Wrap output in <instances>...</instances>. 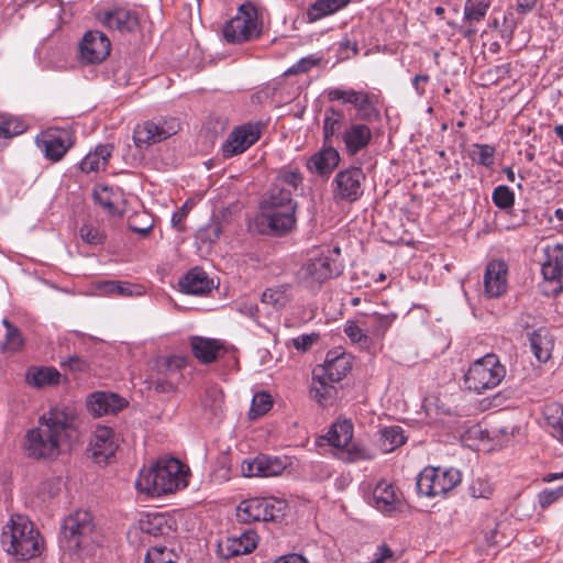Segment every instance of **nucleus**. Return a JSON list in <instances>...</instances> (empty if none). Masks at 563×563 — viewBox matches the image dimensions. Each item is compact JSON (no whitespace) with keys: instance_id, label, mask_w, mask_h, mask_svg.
<instances>
[{"instance_id":"obj_1","label":"nucleus","mask_w":563,"mask_h":563,"mask_svg":"<svg viewBox=\"0 0 563 563\" xmlns=\"http://www.w3.org/2000/svg\"><path fill=\"white\" fill-rule=\"evenodd\" d=\"M75 432L74 413L65 408H53L40 418L36 428L26 432L24 449L34 459H54Z\"/></svg>"},{"instance_id":"obj_17","label":"nucleus","mask_w":563,"mask_h":563,"mask_svg":"<svg viewBox=\"0 0 563 563\" xmlns=\"http://www.w3.org/2000/svg\"><path fill=\"white\" fill-rule=\"evenodd\" d=\"M492 357L493 355L487 353L470 366L464 377V384L467 389L481 394L490 387V383L493 382Z\"/></svg>"},{"instance_id":"obj_28","label":"nucleus","mask_w":563,"mask_h":563,"mask_svg":"<svg viewBox=\"0 0 563 563\" xmlns=\"http://www.w3.org/2000/svg\"><path fill=\"white\" fill-rule=\"evenodd\" d=\"M126 406V401L117 394L97 391L88 400V408L95 416L114 415Z\"/></svg>"},{"instance_id":"obj_4","label":"nucleus","mask_w":563,"mask_h":563,"mask_svg":"<svg viewBox=\"0 0 563 563\" xmlns=\"http://www.w3.org/2000/svg\"><path fill=\"white\" fill-rule=\"evenodd\" d=\"M344 269L340 246L317 250L297 273V283L312 292L320 290L330 279L339 277Z\"/></svg>"},{"instance_id":"obj_14","label":"nucleus","mask_w":563,"mask_h":563,"mask_svg":"<svg viewBox=\"0 0 563 563\" xmlns=\"http://www.w3.org/2000/svg\"><path fill=\"white\" fill-rule=\"evenodd\" d=\"M110 51V40L100 31L86 32L79 44L80 57L88 64L101 63Z\"/></svg>"},{"instance_id":"obj_6","label":"nucleus","mask_w":563,"mask_h":563,"mask_svg":"<svg viewBox=\"0 0 563 563\" xmlns=\"http://www.w3.org/2000/svg\"><path fill=\"white\" fill-rule=\"evenodd\" d=\"M93 517L88 510H76L64 519L62 545L70 551H84L96 542Z\"/></svg>"},{"instance_id":"obj_40","label":"nucleus","mask_w":563,"mask_h":563,"mask_svg":"<svg viewBox=\"0 0 563 563\" xmlns=\"http://www.w3.org/2000/svg\"><path fill=\"white\" fill-rule=\"evenodd\" d=\"M113 146L109 144L98 145L93 152H89L80 163L84 173L99 172L104 169L111 157Z\"/></svg>"},{"instance_id":"obj_58","label":"nucleus","mask_w":563,"mask_h":563,"mask_svg":"<svg viewBox=\"0 0 563 563\" xmlns=\"http://www.w3.org/2000/svg\"><path fill=\"white\" fill-rule=\"evenodd\" d=\"M319 59L313 58L312 56L303 57L298 60L295 65H292L285 74L286 75H297L301 73L309 71L312 67L318 64Z\"/></svg>"},{"instance_id":"obj_34","label":"nucleus","mask_w":563,"mask_h":563,"mask_svg":"<svg viewBox=\"0 0 563 563\" xmlns=\"http://www.w3.org/2000/svg\"><path fill=\"white\" fill-rule=\"evenodd\" d=\"M547 260L542 264V275L547 280H558L563 272V245L547 246Z\"/></svg>"},{"instance_id":"obj_55","label":"nucleus","mask_w":563,"mask_h":563,"mask_svg":"<svg viewBox=\"0 0 563 563\" xmlns=\"http://www.w3.org/2000/svg\"><path fill=\"white\" fill-rule=\"evenodd\" d=\"M272 397L267 393H257L252 399L251 415L254 417L264 416L272 408Z\"/></svg>"},{"instance_id":"obj_48","label":"nucleus","mask_w":563,"mask_h":563,"mask_svg":"<svg viewBox=\"0 0 563 563\" xmlns=\"http://www.w3.org/2000/svg\"><path fill=\"white\" fill-rule=\"evenodd\" d=\"M188 364V357L184 355H173L165 360H163L158 364L159 373L163 374V376H166L172 379V376L177 377V384L183 379L181 371L185 368Z\"/></svg>"},{"instance_id":"obj_8","label":"nucleus","mask_w":563,"mask_h":563,"mask_svg":"<svg viewBox=\"0 0 563 563\" xmlns=\"http://www.w3.org/2000/svg\"><path fill=\"white\" fill-rule=\"evenodd\" d=\"M287 501L276 497H253L242 500L236 507V518L244 523L275 521L282 518Z\"/></svg>"},{"instance_id":"obj_49","label":"nucleus","mask_w":563,"mask_h":563,"mask_svg":"<svg viewBox=\"0 0 563 563\" xmlns=\"http://www.w3.org/2000/svg\"><path fill=\"white\" fill-rule=\"evenodd\" d=\"M344 114L341 110L329 109L323 119V143L332 144V137L338 134L343 123Z\"/></svg>"},{"instance_id":"obj_15","label":"nucleus","mask_w":563,"mask_h":563,"mask_svg":"<svg viewBox=\"0 0 563 563\" xmlns=\"http://www.w3.org/2000/svg\"><path fill=\"white\" fill-rule=\"evenodd\" d=\"M371 505L386 516H391L402 507V494L389 482L380 481L372 493Z\"/></svg>"},{"instance_id":"obj_44","label":"nucleus","mask_w":563,"mask_h":563,"mask_svg":"<svg viewBox=\"0 0 563 563\" xmlns=\"http://www.w3.org/2000/svg\"><path fill=\"white\" fill-rule=\"evenodd\" d=\"M201 406L206 415L210 418H218L223 413L224 394L218 386H211L206 389Z\"/></svg>"},{"instance_id":"obj_61","label":"nucleus","mask_w":563,"mask_h":563,"mask_svg":"<svg viewBox=\"0 0 563 563\" xmlns=\"http://www.w3.org/2000/svg\"><path fill=\"white\" fill-rule=\"evenodd\" d=\"M188 203L186 202L181 208H179L176 212L172 216V224L177 231H184L185 230V219L188 216L189 209Z\"/></svg>"},{"instance_id":"obj_10","label":"nucleus","mask_w":563,"mask_h":563,"mask_svg":"<svg viewBox=\"0 0 563 563\" xmlns=\"http://www.w3.org/2000/svg\"><path fill=\"white\" fill-rule=\"evenodd\" d=\"M461 481V473L455 468L428 466L418 476L417 490L427 497H443Z\"/></svg>"},{"instance_id":"obj_50","label":"nucleus","mask_w":563,"mask_h":563,"mask_svg":"<svg viewBox=\"0 0 563 563\" xmlns=\"http://www.w3.org/2000/svg\"><path fill=\"white\" fill-rule=\"evenodd\" d=\"M302 181L303 176L299 167L289 164L278 169L275 184L278 186L279 184H285L290 186L294 190H297L302 185Z\"/></svg>"},{"instance_id":"obj_53","label":"nucleus","mask_w":563,"mask_h":563,"mask_svg":"<svg viewBox=\"0 0 563 563\" xmlns=\"http://www.w3.org/2000/svg\"><path fill=\"white\" fill-rule=\"evenodd\" d=\"M177 386V377L175 375L172 376L170 379L166 376H163L158 368L156 374L151 378V387L157 393H172L176 390Z\"/></svg>"},{"instance_id":"obj_41","label":"nucleus","mask_w":563,"mask_h":563,"mask_svg":"<svg viewBox=\"0 0 563 563\" xmlns=\"http://www.w3.org/2000/svg\"><path fill=\"white\" fill-rule=\"evenodd\" d=\"M27 124L20 118L10 114H0V150L8 145V141L24 133Z\"/></svg>"},{"instance_id":"obj_16","label":"nucleus","mask_w":563,"mask_h":563,"mask_svg":"<svg viewBox=\"0 0 563 563\" xmlns=\"http://www.w3.org/2000/svg\"><path fill=\"white\" fill-rule=\"evenodd\" d=\"M286 470V463L278 456L260 454L252 460H244L241 464V472L246 477L278 476Z\"/></svg>"},{"instance_id":"obj_5","label":"nucleus","mask_w":563,"mask_h":563,"mask_svg":"<svg viewBox=\"0 0 563 563\" xmlns=\"http://www.w3.org/2000/svg\"><path fill=\"white\" fill-rule=\"evenodd\" d=\"M0 543L7 553L24 561L41 554L43 540L32 521L13 515L2 529Z\"/></svg>"},{"instance_id":"obj_11","label":"nucleus","mask_w":563,"mask_h":563,"mask_svg":"<svg viewBox=\"0 0 563 563\" xmlns=\"http://www.w3.org/2000/svg\"><path fill=\"white\" fill-rule=\"evenodd\" d=\"M263 129L261 122H247L235 126L222 144V156L231 158L247 151L260 140Z\"/></svg>"},{"instance_id":"obj_30","label":"nucleus","mask_w":563,"mask_h":563,"mask_svg":"<svg viewBox=\"0 0 563 563\" xmlns=\"http://www.w3.org/2000/svg\"><path fill=\"white\" fill-rule=\"evenodd\" d=\"M181 291L189 295H206L211 291L213 282L205 271L195 267L190 269L180 280Z\"/></svg>"},{"instance_id":"obj_46","label":"nucleus","mask_w":563,"mask_h":563,"mask_svg":"<svg viewBox=\"0 0 563 563\" xmlns=\"http://www.w3.org/2000/svg\"><path fill=\"white\" fill-rule=\"evenodd\" d=\"M376 451L361 442L350 443L344 450L339 452V457L347 463L360 461H369L375 459Z\"/></svg>"},{"instance_id":"obj_26","label":"nucleus","mask_w":563,"mask_h":563,"mask_svg":"<svg viewBox=\"0 0 563 563\" xmlns=\"http://www.w3.org/2000/svg\"><path fill=\"white\" fill-rule=\"evenodd\" d=\"M102 23L109 30L120 33H130L139 26V16L134 11L124 8H115L104 12Z\"/></svg>"},{"instance_id":"obj_29","label":"nucleus","mask_w":563,"mask_h":563,"mask_svg":"<svg viewBox=\"0 0 563 563\" xmlns=\"http://www.w3.org/2000/svg\"><path fill=\"white\" fill-rule=\"evenodd\" d=\"M135 286L120 280H96L89 286V295L102 297H131Z\"/></svg>"},{"instance_id":"obj_22","label":"nucleus","mask_w":563,"mask_h":563,"mask_svg":"<svg viewBox=\"0 0 563 563\" xmlns=\"http://www.w3.org/2000/svg\"><path fill=\"white\" fill-rule=\"evenodd\" d=\"M340 161L338 150L332 144L323 143L322 148L308 158L306 167L310 173L324 177L338 167Z\"/></svg>"},{"instance_id":"obj_59","label":"nucleus","mask_w":563,"mask_h":563,"mask_svg":"<svg viewBox=\"0 0 563 563\" xmlns=\"http://www.w3.org/2000/svg\"><path fill=\"white\" fill-rule=\"evenodd\" d=\"M7 327V345L11 351H18L22 346V338L18 329L13 328L8 320H3Z\"/></svg>"},{"instance_id":"obj_52","label":"nucleus","mask_w":563,"mask_h":563,"mask_svg":"<svg viewBox=\"0 0 563 563\" xmlns=\"http://www.w3.org/2000/svg\"><path fill=\"white\" fill-rule=\"evenodd\" d=\"M176 554L165 547H153L145 556V563H175Z\"/></svg>"},{"instance_id":"obj_62","label":"nucleus","mask_w":563,"mask_h":563,"mask_svg":"<svg viewBox=\"0 0 563 563\" xmlns=\"http://www.w3.org/2000/svg\"><path fill=\"white\" fill-rule=\"evenodd\" d=\"M560 497L553 489H544L538 495L539 504L541 508L545 509Z\"/></svg>"},{"instance_id":"obj_33","label":"nucleus","mask_w":563,"mask_h":563,"mask_svg":"<svg viewBox=\"0 0 563 563\" xmlns=\"http://www.w3.org/2000/svg\"><path fill=\"white\" fill-rule=\"evenodd\" d=\"M261 208L297 210V202L292 198L289 189L274 184L266 197L261 202Z\"/></svg>"},{"instance_id":"obj_13","label":"nucleus","mask_w":563,"mask_h":563,"mask_svg":"<svg viewBox=\"0 0 563 563\" xmlns=\"http://www.w3.org/2000/svg\"><path fill=\"white\" fill-rule=\"evenodd\" d=\"M258 223L273 235H285L296 227V210L261 208Z\"/></svg>"},{"instance_id":"obj_18","label":"nucleus","mask_w":563,"mask_h":563,"mask_svg":"<svg viewBox=\"0 0 563 563\" xmlns=\"http://www.w3.org/2000/svg\"><path fill=\"white\" fill-rule=\"evenodd\" d=\"M37 145L46 158L57 162L71 145L70 134L66 130L48 129L37 139Z\"/></svg>"},{"instance_id":"obj_32","label":"nucleus","mask_w":563,"mask_h":563,"mask_svg":"<svg viewBox=\"0 0 563 563\" xmlns=\"http://www.w3.org/2000/svg\"><path fill=\"white\" fill-rule=\"evenodd\" d=\"M352 0H316L311 3L306 16L309 23H314L346 8Z\"/></svg>"},{"instance_id":"obj_36","label":"nucleus","mask_w":563,"mask_h":563,"mask_svg":"<svg viewBox=\"0 0 563 563\" xmlns=\"http://www.w3.org/2000/svg\"><path fill=\"white\" fill-rule=\"evenodd\" d=\"M352 438L353 424L349 420L334 422L323 437L331 446L340 451L344 450L351 443Z\"/></svg>"},{"instance_id":"obj_19","label":"nucleus","mask_w":563,"mask_h":563,"mask_svg":"<svg viewBox=\"0 0 563 563\" xmlns=\"http://www.w3.org/2000/svg\"><path fill=\"white\" fill-rule=\"evenodd\" d=\"M515 205V192L507 186L500 185L495 187V207L504 210V212H495V227L500 230H510L521 225L522 218L511 214L510 221H506L509 210Z\"/></svg>"},{"instance_id":"obj_57","label":"nucleus","mask_w":563,"mask_h":563,"mask_svg":"<svg viewBox=\"0 0 563 563\" xmlns=\"http://www.w3.org/2000/svg\"><path fill=\"white\" fill-rule=\"evenodd\" d=\"M79 235L86 243L90 245H99L104 241V234L99 229L84 224L79 230Z\"/></svg>"},{"instance_id":"obj_56","label":"nucleus","mask_w":563,"mask_h":563,"mask_svg":"<svg viewBox=\"0 0 563 563\" xmlns=\"http://www.w3.org/2000/svg\"><path fill=\"white\" fill-rule=\"evenodd\" d=\"M361 91H356L354 89H340L332 88L327 91L328 99L330 101H342L344 103H350L354 106L357 101V97Z\"/></svg>"},{"instance_id":"obj_63","label":"nucleus","mask_w":563,"mask_h":563,"mask_svg":"<svg viewBox=\"0 0 563 563\" xmlns=\"http://www.w3.org/2000/svg\"><path fill=\"white\" fill-rule=\"evenodd\" d=\"M430 81V77L428 75H417L412 79V86L418 96H423L426 93V84Z\"/></svg>"},{"instance_id":"obj_7","label":"nucleus","mask_w":563,"mask_h":563,"mask_svg":"<svg viewBox=\"0 0 563 563\" xmlns=\"http://www.w3.org/2000/svg\"><path fill=\"white\" fill-rule=\"evenodd\" d=\"M260 10L251 2L239 7L236 14L229 20L222 30L228 43L241 44L257 38L262 33Z\"/></svg>"},{"instance_id":"obj_38","label":"nucleus","mask_w":563,"mask_h":563,"mask_svg":"<svg viewBox=\"0 0 563 563\" xmlns=\"http://www.w3.org/2000/svg\"><path fill=\"white\" fill-rule=\"evenodd\" d=\"M317 371H313L312 384L310 387L311 397L322 406L330 405L336 395V388Z\"/></svg>"},{"instance_id":"obj_2","label":"nucleus","mask_w":563,"mask_h":563,"mask_svg":"<svg viewBox=\"0 0 563 563\" xmlns=\"http://www.w3.org/2000/svg\"><path fill=\"white\" fill-rule=\"evenodd\" d=\"M189 468L175 457H162L140 471L135 487L147 496H162L183 489L189 483Z\"/></svg>"},{"instance_id":"obj_42","label":"nucleus","mask_w":563,"mask_h":563,"mask_svg":"<svg viewBox=\"0 0 563 563\" xmlns=\"http://www.w3.org/2000/svg\"><path fill=\"white\" fill-rule=\"evenodd\" d=\"M406 440L407 438L405 437L401 427L390 426L379 431L377 446L379 452L389 453L405 444Z\"/></svg>"},{"instance_id":"obj_35","label":"nucleus","mask_w":563,"mask_h":563,"mask_svg":"<svg viewBox=\"0 0 563 563\" xmlns=\"http://www.w3.org/2000/svg\"><path fill=\"white\" fill-rule=\"evenodd\" d=\"M25 380L29 385L36 388L55 386L59 384L60 373L54 367L33 366L27 369Z\"/></svg>"},{"instance_id":"obj_31","label":"nucleus","mask_w":563,"mask_h":563,"mask_svg":"<svg viewBox=\"0 0 563 563\" xmlns=\"http://www.w3.org/2000/svg\"><path fill=\"white\" fill-rule=\"evenodd\" d=\"M489 7V0H466L464 4V22L467 23V27L463 32L465 37H471L477 32L474 25L484 20Z\"/></svg>"},{"instance_id":"obj_24","label":"nucleus","mask_w":563,"mask_h":563,"mask_svg":"<svg viewBox=\"0 0 563 563\" xmlns=\"http://www.w3.org/2000/svg\"><path fill=\"white\" fill-rule=\"evenodd\" d=\"M344 142L346 154L354 156L365 150L372 142L373 134L371 128L365 123H351L341 134Z\"/></svg>"},{"instance_id":"obj_25","label":"nucleus","mask_w":563,"mask_h":563,"mask_svg":"<svg viewBox=\"0 0 563 563\" xmlns=\"http://www.w3.org/2000/svg\"><path fill=\"white\" fill-rule=\"evenodd\" d=\"M497 421L500 426L495 432V450L512 446L518 440L525 437L523 428L519 419L506 420V412L498 411Z\"/></svg>"},{"instance_id":"obj_37","label":"nucleus","mask_w":563,"mask_h":563,"mask_svg":"<svg viewBox=\"0 0 563 563\" xmlns=\"http://www.w3.org/2000/svg\"><path fill=\"white\" fill-rule=\"evenodd\" d=\"M542 415L550 434L563 442V405L549 402L544 405Z\"/></svg>"},{"instance_id":"obj_20","label":"nucleus","mask_w":563,"mask_h":563,"mask_svg":"<svg viewBox=\"0 0 563 563\" xmlns=\"http://www.w3.org/2000/svg\"><path fill=\"white\" fill-rule=\"evenodd\" d=\"M258 543V536L254 530H246L239 537H228L219 543V554L231 559L253 552Z\"/></svg>"},{"instance_id":"obj_12","label":"nucleus","mask_w":563,"mask_h":563,"mask_svg":"<svg viewBox=\"0 0 563 563\" xmlns=\"http://www.w3.org/2000/svg\"><path fill=\"white\" fill-rule=\"evenodd\" d=\"M179 130V123L176 119L145 121L136 125L133 132V140L137 147L150 146L159 143Z\"/></svg>"},{"instance_id":"obj_47","label":"nucleus","mask_w":563,"mask_h":563,"mask_svg":"<svg viewBox=\"0 0 563 563\" xmlns=\"http://www.w3.org/2000/svg\"><path fill=\"white\" fill-rule=\"evenodd\" d=\"M93 197L96 202H98L108 213H120L117 206L121 198V194L119 191H115L107 186H99L95 189Z\"/></svg>"},{"instance_id":"obj_51","label":"nucleus","mask_w":563,"mask_h":563,"mask_svg":"<svg viewBox=\"0 0 563 563\" xmlns=\"http://www.w3.org/2000/svg\"><path fill=\"white\" fill-rule=\"evenodd\" d=\"M509 266L504 260H495V298L508 291Z\"/></svg>"},{"instance_id":"obj_60","label":"nucleus","mask_w":563,"mask_h":563,"mask_svg":"<svg viewBox=\"0 0 563 563\" xmlns=\"http://www.w3.org/2000/svg\"><path fill=\"white\" fill-rule=\"evenodd\" d=\"M317 339H318V334H314V333L301 334V335L292 339V345L298 351H307L312 346V344L317 341Z\"/></svg>"},{"instance_id":"obj_3","label":"nucleus","mask_w":563,"mask_h":563,"mask_svg":"<svg viewBox=\"0 0 563 563\" xmlns=\"http://www.w3.org/2000/svg\"><path fill=\"white\" fill-rule=\"evenodd\" d=\"M397 318L396 312L358 311L353 319L346 320L343 332L361 350L372 352L377 345L383 344L386 333Z\"/></svg>"},{"instance_id":"obj_45","label":"nucleus","mask_w":563,"mask_h":563,"mask_svg":"<svg viewBox=\"0 0 563 563\" xmlns=\"http://www.w3.org/2000/svg\"><path fill=\"white\" fill-rule=\"evenodd\" d=\"M377 96L371 92L361 91L354 108L358 113V118L363 121L371 122L379 118V111L376 108Z\"/></svg>"},{"instance_id":"obj_54","label":"nucleus","mask_w":563,"mask_h":563,"mask_svg":"<svg viewBox=\"0 0 563 563\" xmlns=\"http://www.w3.org/2000/svg\"><path fill=\"white\" fill-rule=\"evenodd\" d=\"M470 155L477 164L486 167L493 165V147L489 145L474 144L470 151Z\"/></svg>"},{"instance_id":"obj_39","label":"nucleus","mask_w":563,"mask_h":563,"mask_svg":"<svg viewBox=\"0 0 563 563\" xmlns=\"http://www.w3.org/2000/svg\"><path fill=\"white\" fill-rule=\"evenodd\" d=\"M529 342L530 349L539 362L544 363L550 358L553 341L547 329L540 328L530 333Z\"/></svg>"},{"instance_id":"obj_21","label":"nucleus","mask_w":563,"mask_h":563,"mask_svg":"<svg viewBox=\"0 0 563 563\" xmlns=\"http://www.w3.org/2000/svg\"><path fill=\"white\" fill-rule=\"evenodd\" d=\"M118 444L112 429L98 426L90 440V451L96 463H107L114 455Z\"/></svg>"},{"instance_id":"obj_64","label":"nucleus","mask_w":563,"mask_h":563,"mask_svg":"<svg viewBox=\"0 0 563 563\" xmlns=\"http://www.w3.org/2000/svg\"><path fill=\"white\" fill-rule=\"evenodd\" d=\"M482 483L479 481L475 482L471 486L472 495L475 498H486L488 499L492 495V488L489 486H486L485 488H482Z\"/></svg>"},{"instance_id":"obj_9","label":"nucleus","mask_w":563,"mask_h":563,"mask_svg":"<svg viewBox=\"0 0 563 563\" xmlns=\"http://www.w3.org/2000/svg\"><path fill=\"white\" fill-rule=\"evenodd\" d=\"M366 175L361 167L339 170L331 181L332 199L336 205L355 203L365 192Z\"/></svg>"},{"instance_id":"obj_43","label":"nucleus","mask_w":563,"mask_h":563,"mask_svg":"<svg viewBox=\"0 0 563 563\" xmlns=\"http://www.w3.org/2000/svg\"><path fill=\"white\" fill-rule=\"evenodd\" d=\"M291 286L283 284L265 289L262 292L261 301L272 306L275 310L284 309L291 299Z\"/></svg>"},{"instance_id":"obj_27","label":"nucleus","mask_w":563,"mask_h":563,"mask_svg":"<svg viewBox=\"0 0 563 563\" xmlns=\"http://www.w3.org/2000/svg\"><path fill=\"white\" fill-rule=\"evenodd\" d=\"M189 344L192 355L202 364L213 363L225 351L223 343L217 339L196 335L190 338Z\"/></svg>"},{"instance_id":"obj_23","label":"nucleus","mask_w":563,"mask_h":563,"mask_svg":"<svg viewBox=\"0 0 563 563\" xmlns=\"http://www.w3.org/2000/svg\"><path fill=\"white\" fill-rule=\"evenodd\" d=\"M351 355L339 351H329L324 364L316 368L331 383L341 382L351 369Z\"/></svg>"}]
</instances>
